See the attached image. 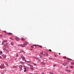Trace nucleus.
<instances>
[{"label": "nucleus", "instance_id": "obj_9", "mask_svg": "<svg viewBox=\"0 0 74 74\" xmlns=\"http://www.w3.org/2000/svg\"><path fill=\"white\" fill-rule=\"evenodd\" d=\"M23 46H24V47H25V46L27 45V44L26 43H24L23 45Z\"/></svg>", "mask_w": 74, "mask_h": 74}, {"label": "nucleus", "instance_id": "obj_11", "mask_svg": "<svg viewBox=\"0 0 74 74\" xmlns=\"http://www.w3.org/2000/svg\"><path fill=\"white\" fill-rule=\"evenodd\" d=\"M46 56H48L49 54H48V53H46Z\"/></svg>", "mask_w": 74, "mask_h": 74}, {"label": "nucleus", "instance_id": "obj_48", "mask_svg": "<svg viewBox=\"0 0 74 74\" xmlns=\"http://www.w3.org/2000/svg\"><path fill=\"white\" fill-rule=\"evenodd\" d=\"M3 32H4L5 33H7V32L6 31H4Z\"/></svg>", "mask_w": 74, "mask_h": 74}, {"label": "nucleus", "instance_id": "obj_21", "mask_svg": "<svg viewBox=\"0 0 74 74\" xmlns=\"http://www.w3.org/2000/svg\"><path fill=\"white\" fill-rule=\"evenodd\" d=\"M6 47L8 48V49H9V47H8V45Z\"/></svg>", "mask_w": 74, "mask_h": 74}, {"label": "nucleus", "instance_id": "obj_30", "mask_svg": "<svg viewBox=\"0 0 74 74\" xmlns=\"http://www.w3.org/2000/svg\"><path fill=\"white\" fill-rule=\"evenodd\" d=\"M4 42L3 41L2 42V45H4Z\"/></svg>", "mask_w": 74, "mask_h": 74}, {"label": "nucleus", "instance_id": "obj_34", "mask_svg": "<svg viewBox=\"0 0 74 74\" xmlns=\"http://www.w3.org/2000/svg\"><path fill=\"white\" fill-rule=\"evenodd\" d=\"M54 57L55 58H56V57H57V56H56V55H54Z\"/></svg>", "mask_w": 74, "mask_h": 74}, {"label": "nucleus", "instance_id": "obj_24", "mask_svg": "<svg viewBox=\"0 0 74 74\" xmlns=\"http://www.w3.org/2000/svg\"><path fill=\"white\" fill-rule=\"evenodd\" d=\"M6 51L7 52H9V51L8 49H6Z\"/></svg>", "mask_w": 74, "mask_h": 74}, {"label": "nucleus", "instance_id": "obj_2", "mask_svg": "<svg viewBox=\"0 0 74 74\" xmlns=\"http://www.w3.org/2000/svg\"><path fill=\"white\" fill-rule=\"evenodd\" d=\"M5 34L7 36H9V35H12L13 34L11 32H9V33H8V32H6Z\"/></svg>", "mask_w": 74, "mask_h": 74}, {"label": "nucleus", "instance_id": "obj_1", "mask_svg": "<svg viewBox=\"0 0 74 74\" xmlns=\"http://www.w3.org/2000/svg\"><path fill=\"white\" fill-rule=\"evenodd\" d=\"M4 65L3 64L0 66V68H1V69H4Z\"/></svg>", "mask_w": 74, "mask_h": 74}, {"label": "nucleus", "instance_id": "obj_61", "mask_svg": "<svg viewBox=\"0 0 74 74\" xmlns=\"http://www.w3.org/2000/svg\"><path fill=\"white\" fill-rule=\"evenodd\" d=\"M1 74H4V73H1Z\"/></svg>", "mask_w": 74, "mask_h": 74}, {"label": "nucleus", "instance_id": "obj_62", "mask_svg": "<svg viewBox=\"0 0 74 74\" xmlns=\"http://www.w3.org/2000/svg\"><path fill=\"white\" fill-rule=\"evenodd\" d=\"M25 62H27V61H26V60H25Z\"/></svg>", "mask_w": 74, "mask_h": 74}, {"label": "nucleus", "instance_id": "obj_37", "mask_svg": "<svg viewBox=\"0 0 74 74\" xmlns=\"http://www.w3.org/2000/svg\"><path fill=\"white\" fill-rule=\"evenodd\" d=\"M67 62H68V63H69V62H70V61L68 60L67 61Z\"/></svg>", "mask_w": 74, "mask_h": 74}, {"label": "nucleus", "instance_id": "obj_26", "mask_svg": "<svg viewBox=\"0 0 74 74\" xmlns=\"http://www.w3.org/2000/svg\"><path fill=\"white\" fill-rule=\"evenodd\" d=\"M21 63L22 64H24V62H21Z\"/></svg>", "mask_w": 74, "mask_h": 74}, {"label": "nucleus", "instance_id": "obj_46", "mask_svg": "<svg viewBox=\"0 0 74 74\" xmlns=\"http://www.w3.org/2000/svg\"><path fill=\"white\" fill-rule=\"evenodd\" d=\"M49 51H50V52H52V50L51 49H49Z\"/></svg>", "mask_w": 74, "mask_h": 74}, {"label": "nucleus", "instance_id": "obj_63", "mask_svg": "<svg viewBox=\"0 0 74 74\" xmlns=\"http://www.w3.org/2000/svg\"><path fill=\"white\" fill-rule=\"evenodd\" d=\"M41 74H44V73H42Z\"/></svg>", "mask_w": 74, "mask_h": 74}, {"label": "nucleus", "instance_id": "obj_64", "mask_svg": "<svg viewBox=\"0 0 74 74\" xmlns=\"http://www.w3.org/2000/svg\"><path fill=\"white\" fill-rule=\"evenodd\" d=\"M59 53V55H60V53Z\"/></svg>", "mask_w": 74, "mask_h": 74}, {"label": "nucleus", "instance_id": "obj_53", "mask_svg": "<svg viewBox=\"0 0 74 74\" xmlns=\"http://www.w3.org/2000/svg\"><path fill=\"white\" fill-rule=\"evenodd\" d=\"M39 60V62H41V60L39 59V60Z\"/></svg>", "mask_w": 74, "mask_h": 74}, {"label": "nucleus", "instance_id": "obj_5", "mask_svg": "<svg viewBox=\"0 0 74 74\" xmlns=\"http://www.w3.org/2000/svg\"><path fill=\"white\" fill-rule=\"evenodd\" d=\"M8 43H7L4 45V47H6L8 45Z\"/></svg>", "mask_w": 74, "mask_h": 74}, {"label": "nucleus", "instance_id": "obj_14", "mask_svg": "<svg viewBox=\"0 0 74 74\" xmlns=\"http://www.w3.org/2000/svg\"><path fill=\"white\" fill-rule=\"evenodd\" d=\"M21 40H22L23 41L24 40V38L23 37L21 38Z\"/></svg>", "mask_w": 74, "mask_h": 74}, {"label": "nucleus", "instance_id": "obj_33", "mask_svg": "<svg viewBox=\"0 0 74 74\" xmlns=\"http://www.w3.org/2000/svg\"><path fill=\"white\" fill-rule=\"evenodd\" d=\"M16 57H18V53L17 54V55H16Z\"/></svg>", "mask_w": 74, "mask_h": 74}, {"label": "nucleus", "instance_id": "obj_41", "mask_svg": "<svg viewBox=\"0 0 74 74\" xmlns=\"http://www.w3.org/2000/svg\"><path fill=\"white\" fill-rule=\"evenodd\" d=\"M40 58H42V56L41 55L40 56Z\"/></svg>", "mask_w": 74, "mask_h": 74}, {"label": "nucleus", "instance_id": "obj_59", "mask_svg": "<svg viewBox=\"0 0 74 74\" xmlns=\"http://www.w3.org/2000/svg\"><path fill=\"white\" fill-rule=\"evenodd\" d=\"M69 67H68L67 66L66 67V69H68Z\"/></svg>", "mask_w": 74, "mask_h": 74}, {"label": "nucleus", "instance_id": "obj_16", "mask_svg": "<svg viewBox=\"0 0 74 74\" xmlns=\"http://www.w3.org/2000/svg\"><path fill=\"white\" fill-rule=\"evenodd\" d=\"M3 53V52L2 51H0V55H1Z\"/></svg>", "mask_w": 74, "mask_h": 74}, {"label": "nucleus", "instance_id": "obj_56", "mask_svg": "<svg viewBox=\"0 0 74 74\" xmlns=\"http://www.w3.org/2000/svg\"><path fill=\"white\" fill-rule=\"evenodd\" d=\"M13 67V68H16V67H15V66H14Z\"/></svg>", "mask_w": 74, "mask_h": 74}, {"label": "nucleus", "instance_id": "obj_58", "mask_svg": "<svg viewBox=\"0 0 74 74\" xmlns=\"http://www.w3.org/2000/svg\"><path fill=\"white\" fill-rule=\"evenodd\" d=\"M30 51H32V50H33V49H30Z\"/></svg>", "mask_w": 74, "mask_h": 74}, {"label": "nucleus", "instance_id": "obj_20", "mask_svg": "<svg viewBox=\"0 0 74 74\" xmlns=\"http://www.w3.org/2000/svg\"><path fill=\"white\" fill-rule=\"evenodd\" d=\"M5 64H6V66H7V67H8V63H6Z\"/></svg>", "mask_w": 74, "mask_h": 74}, {"label": "nucleus", "instance_id": "obj_42", "mask_svg": "<svg viewBox=\"0 0 74 74\" xmlns=\"http://www.w3.org/2000/svg\"><path fill=\"white\" fill-rule=\"evenodd\" d=\"M0 37H3V35L0 34Z\"/></svg>", "mask_w": 74, "mask_h": 74}, {"label": "nucleus", "instance_id": "obj_15", "mask_svg": "<svg viewBox=\"0 0 74 74\" xmlns=\"http://www.w3.org/2000/svg\"><path fill=\"white\" fill-rule=\"evenodd\" d=\"M3 41L4 42H7V41L6 40H3Z\"/></svg>", "mask_w": 74, "mask_h": 74}, {"label": "nucleus", "instance_id": "obj_22", "mask_svg": "<svg viewBox=\"0 0 74 74\" xmlns=\"http://www.w3.org/2000/svg\"><path fill=\"white\" fill-rule=\"evenodd\" d=\"M35 58L37 60H39V58L37 57H35Z\"/></svg>", "mask_w": 74, "mask_h": 74}, {"label": "nucleus", "instance_id": "obj_36", "mask_svg": "<svg viewBox=\"0 0 74 74\" xmlns=\"http://www.w3.org/2000/svg\"><path fill=\"white\" fill-rule=\"evenodd\" d=\"M49 59H50V60H52V58H49Z\"/></svg>", "mask_w": 74, "mask_h": 74}, {"label": "nucleus", "instance_id": "obj_39", "mask_svg": "<svg viewBox=\"0 0 74 74\" xmlns=\"http://www.w3.org/2000/svg\"><path fill=\"white\" fill-rule=\"evenodd\" d=\"M23 57V55H22L21 57V58L22 59Z\"/></svg>", "mask_w": 74, "mask_h": 74}, {"label": "nucleus", "instance_id": "obj_44", "mask_svg": "<svg viewBox=\"0 0 74 74\" xmlns=\"http://www.w3.org/2000/svg\"><path fill=\"white\" fill-rule=\"evenodd\" d=\"M65 71H69V70L67 69H65Z\"/></svg>", "mask_w": 74, "mask_h": 74}, {"label": "nucleus", "instance_id": "obj_12", "mask_svg": "<svg viewBox=\"0 0 74 74\" xmlns=\"http://www.w3.org/2000/svg\"><path fill=\"white\" fill-rule=\"evenodd\" d=\"M22 59H23V61H25V57H23V58H22Z\"/></svg>", "mask_w": 74, "mask_h": 74}, {"label": "nucleus", "instance_id": "obj_31", "mask_svg": "<svg viewBox=\"0 0 74 74\" xmlns=\"http://www.w3.org/2000/svg\"><path fill=\"white\" fill-rule=\"evenodd\" d=\"M68 72H69V73H71V70H68Z\"/></svg>", "mask_w": 74, "mask_h": 74}, {"label": "nucleus", "instance_id": "obj_51", "mask_svg": "<svg viewBox=\"0 0 74 74\" xmlns=\"http://www.w3.org/2000/svg\"><path fill=\"white\" fill-rule=\"evenodd\" d=\"M25 70H26V67L24 68Z\"/></svg>", "mask_w": 74, "mask_h": 74}, {"label": "nucleus", "instance_id": "obj_6", "mask_svg": "<svg viewBox=\"0 0 74 74\" xmlns=\"http://www.w3.org/2000/svg\"><path fill=\"white\" fill-rule=\"evenodd\" d=\"M41 64H42V65H45V64H45V63L42 62H41Z\"/></svg>", "mask_w": 74, "mask_h": 74}, {"label": "nucleus", "instance_id": "obj_55", "mask_svg": "<svg viewBox=\"0 0 74 74\" xmlns=\"http://www.w3.org/2000/svg\"><path fill=\"white\" fill-rule=\"evenodd\" d=\"M27 63H29V62H30V61H27Z\"/></svg>", "mask_w": 74, "mask_h": 74}, {"label": "nucleus", "instance_id": "obj_27", "mask_svg": "<svg viewBox=\"0 0 74 74\" xmlns=\"http://www.w3.org/2000/svg\"><path fill=\"white\" fill-rule=\"evenodd\" d=\"M71 64L72 65H74V62H71Z\"/></svg>", "mask_w": 74, "mask_h": 74}, {"label": "nucleus", "instance_id": "obj_17", "mask_svg": "<svg viewBox=\"0 0 74 74\" xmlns=\"http://www.w3.org/2000/svg\"><path fill=\"white\" fill-rule=\"evenodd\" d=\"M67 59H68V60H72V59H71L69 58H68Z\"/></svg>", "mask_w": 74, "mask_h": 74}, {"label": "nucleus", "instance_id": "obj_43", "mask_svg": "<svg viewBox=\"0 0 74 74\" xmlns=\"http://www.w3.org/2000/svg\"><path fill=\"white\" fill-rule=\"evenodd\" d=\"M33 46H34V47H36V46H37V45H34Z\"/></svg>", "mask_w": 74, "mask_h": 74}, {"label": "nucleus", "instance_id": "obj_10", "mask_svg": "<svg viewBox=\"0 0 74 74\" xmlns=\"http://www.w3.org/2000/svg\"><path fill=\"white\" fill-rule=\"evenodd\" d=\"M30 69H31L32 71H33V70H34V68H33L30 67Z\"/></svg>", "mask_w": 74, "mask_h": 74}, {"label": "nucleus", "instance_id": "obj_23", "mask_svg": "<svg viewBox=\"0 0 74 74\" xmlns=\"http://www.w3.org/2000/svg\"><path fill=\"white\" fill-rule=\"evenodd\" d=\"M40 53L41 55H43V52L42 51H41Z\"/></svg>", "mask_w": 74, "mask_h": 74}, {"label": "nucleus", "instance_id": "obj_52", "mask_svg": "<svg viewBox=\"0 0 74 74\" xmlns=\"http://www.w3.org/2000/svg\"><path fill=\"white\" fill-rule=\"evenodd\" d=\"M25 42L26 43H27V44H29V43L27 42Z\"/></svg>", "mask_w": 74, "mask_h": 74}, {"label": "nucleus", "instance_id": "obj_47", "mask_svg": "<svg viewBox=\"0 0 74 74\" xmlns=\"http://www.w3.org/2000/svg\"><path fill=\"white\" fill-rule=\"evenodd\" d=\"M30 65H31V64H28V66H30Z\"/></svg>", "mask_w": 74, "mask_h": 74}, {"label": "nucleus", "instance_id": "obj_8", "mask_svg": "<svg viewBox=\"0 0 74 74\" xmlns=\"http://www.w3.org/2000/svg\"><path fill=\"white\" fill-rule=\"evenodd\" d=\"M2 56H3L4 58H6V56H5L4 54H3Z\"/></svg>", "mask_w": 74, "mask_h": 74}, {"label": "nucleus", "instance_id": "obj_3", "mask_svg": "<svg viewBox=\"0 0 74 74\" xmlns=\"http://www.w3.org/2000/svg\"><path fill=\"white\" fill-rule=\"evenodd\" d=\"M19 67L21 70H22V67H23V66H22V65H21L19 66Z\"/></svg>", "mask_w": 74, "mask_h": 74}, {"label": "nucleus", "instance_id": "obj_32", "mask_svg": "<svg viewBox=\"0 0 74 74\" xmlns=\"http://www.w3.org/2000/svg\"><path fill=\"white\" fill-rule=\"evenodd\" d=\"M30 67H33V66L32 65H30Z\"/></svg>", "mask_w": 74, "mask_h": 74}, {"label": "nucleus", "instance_id": "obj_29", "mask_svg": "<svg viewBox=\"0 0 74 74\" xmlns=\"http://www.w3.org/2000/svg\"><path fill=\"white\" fill-rule=\"evenodd\" d=\"M3 50L5 51H6V49H5V48H4L3 49Z\"/></svg>", "mask_w": 74, "mask_h": 74}, {"label": "nucleus", "instance_id": "obj_35", "mask_svg": "<svg viewBox=\"0 0 74 74\" xmlns=\"http://www.w3.org/2000/svg\"><path fill=\"white\" fill-rule=\"evenodd\" d=\"M53 67H56V65H53Z\"/></svg>", "mask_w": 74, "mask_h": 74}, {"label": "nucleus", "instance_id": "obj_7", "mask_svg": "<svg viewBox=\"0 0 74 74\" xmlns=\"http://www.w3.org/2000/svg\"><path fill=\"white\" fill-rule=\"evenodd\" d=\"M19 46H20V47H25V46H23V45H22V44L19 45Z\"/></svg>", "mask_w": 74, "mask_h": 74}, {"label": "nucleus", "instance_id": "obj_57", "mask_svg": "<svg viewBox=\"0 0 74 74\" xmlns=\"http://www.w3.org/2000/svg\"><path fill=\"white\" fill-rule=\"evenodd\" d=\"M22 51H21L20 52V53H22Z\"/></svg>", "mask_w": 74, "mask_h": 74}, {"label": "nucleus", "instance_id": "obj_19", "mask_svg": "<svg viewBox=\"0 0 74 74\" xmlns=\"http://www.w3.org/2000/svg\"><path fill=\"white\" fill-rule=\"evenodd\" d=\"M40 48H42V46H41V45H39L38 46Z\"/></svg>", "mask_w": 74, "mask_h": 74}, {"label": "nucleus", "instance_id": "obj_38", "mask_svg": "<svg viewBox=\"0 0 74 74\" xmlns=\"http://www.w3.org/2000/svg\"><path fill=\"white\" fill-rule=\"evenodd\" d=\"M63 65L64 66H65V63H63Z\"/></svg>", "mask_w": 74, "mask_h": 74}, {"label": "nucleus", "instance_id": "obj_4", "mask_svg": "<svg viewBox=\"0 0 74 74\" xmlns=\"http://www.w3.org/2000/svg\"><path fill=\"white\" fill-rule=\"evenodd\" d=\"M15 39H16V41H18L20 40V39H19V38H15Z\"/></svg>", "mask_w": 74, "mask_h": 74}, {"label": "nucleus", "instance_id": "obj_28", "mask_svg": "<svg viewBox=\"0 0 74 74\" xmlns=\"http://www.w3.org/2000/svg\"><path fill=\"white\" fill-rule=\"evenodd\" d=\"M31 48H34V46L33 45L31 47Z\"/></svg>", "mask_w": 74, "mask_h": 74}, {"label": "nucleus", "instance_id": "obj_60", "mask_svg": "<svg viewBox=\"0 0 74 74\" xmlns=\"http://www.w3.org/2000/svg\"><path fill=\"white\" fill-rule=\"evenodd\" d=\"M0 58L1 59H2V58H1V56H0Z\"/></svg>", "mask_w": 74, "mask_h": 74}, {"label": "nucleus", "instance_id": "obj_25", "mask_svg": "<svg viewBox=\"0 0 74 74\" xmlns=\"http://www.w3.org/2000/svg\"><path fill=\"white\" fill-rule=\"evenodd\" d=\"M10 40H13V39H12V37L10 38Z\"/></svg>", "mask_w": 74, "mask_h": 74}, {"label": "nucleus", "instance_id": "obj_49", "mask_svg": "<svg viewBox=\"0 0 74 74\" xmlns=\"http://www.w3.org/2000/svg\"><path fill=\"white\" fill-rule=\"evenodd\" d=\"M36 65H37V64H34V66H36Z\"/></svg>", "mask_w": 74, "mask_h": 74}, {"label": "nucleus", "instance_id": "obj_18", "mask_svg": "<svg viewBox=\"0 0 74 74\" xmlns=\"http://www.w3.org/2000/svg\"><path fill=\"white\" fill-rule=\"evenodd\" d=\"M70 68H71V69H73V66H70Z\"/></svg>", "mask_w": 74, "mask_h": 74}, {"label": "nucleus", "instance_id": "obj_54", "mask_svg": "<svg viewBox=\"0 0 74 74\" xmlns=\"http://www.w3.org/2000/svg\"><path fill=\"white\" fill-rule=\"evenodd\" d=\"M50 74H53L52 73L50 72Z\"/></svg>", "mask_w": 74, "mask_h": 74}, {"label": "nucleus", "instance_id": "obj_50", "mask_svg": "<svg viewBox=\"0 0 74 74\" xmlns=\"http://www.w3.org/2000/svg\"><path fill=\"white\" fill-rule=\"evenodd\" d=\"M22 52H25V51H22Z\"/></svg>", "mask_w": 74, "mask_h": 74}, {"label": "nucleus", "instance_id": "obj_45", "mask_svg": "<svg viewBox=\"0 0 74 74\" xmlns=\"http://www.w3.org/2000/svg\"><path fill=\"white\" fill-rule=\"evenodd\" d=\"M26 70L25 69L24 70V72H26Z\"/></svg>", "mask_w": 74, "mask_h": 74}, {"label": "nucleus", "instance_id": "obj_40", "mask_svg": "<svg viewBox=\"0 0 74 74\" xmlns=\"http://www.w3.org/2000/svg\"><path fill=\"white\" fill-rule=\"evenodd\" d=\"M67 64V63H65V66H66Z\"/></svg>", "mask_w": 74, "mask_h": 74}, {"label": "nucleus", "instance_id": "obj_13", "mask_svg": "<svg viewBox=\"0 0 74 74\" xmlns=\"http://www.w3.org/2000/svg\"><path fill=\"white\" fill-rule=\"evenodd\" d=\"M10 44L11 45H14V42H12Z\"/></svg>", "mask_w": 74, "mask_h": 74}]
</instances>
